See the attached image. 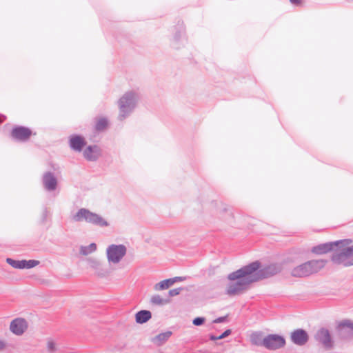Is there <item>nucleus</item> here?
Instances as JSON below:
<instances>
[{"instance_id":"1","label":"nucleus","mask_w":353,"mask_h":353,"mask_svg":"<svg viewBox=\"0 0 353 353\" xmlns=\"http://www.w3.org/2000/svg\"><path fill=\"white\" fill-rule=\"evenodd\" d=\"M282 270L281 263L262 265L259 261L251 262L228 275V280L235 282L228 284L225 293L230 296L241 294L252 283L272 277L281 273Z\"/></svg>"},{"instance_id":"2","label":"nucleus","mask_w":353,"mask_h":353,"mask_svg":"<svg viewBox=\"0 0 353 353\" xmlns=\"http://www.w3.org/2000/svg\"><path fill=\"white\" fill-rule=\"evenodd\" d=\"M139 100V94L134 91L125 92L118 100L119 114L117 119L120 121H124L134 111Z\"/></svg>"},{"instance_id":"3","label":"nucleus","mask_w":353,"mask_h":353,"mask_svg":"<svg viewBox=\"0 0 353 353\" xmlns=\"http://www.w3.org/2000/svg\"><path fill=\"white\" fill-rule=\"evenodd\" d=\"M75 221H85L87 223L100 227H107L109 223L99 214L92 212L86 208H81L73 216Z\"/></svg>"},{"instance_id":"4","label":"nucleus","mask_w":353,"mask_h":353,"mask_svg":"<svg viewBox=\"0 0 353 353\" xmlns=\"http://www.w3.org/2000/svg\"><path fill=\"white\" fill-rule=\"evenodd\" d=\"M347 242L335 246L331 256V261L336 265H342L343 267H349L351 255L347 251V245L352 243L351 239H346Z\"/></svg>"},{"instance_id":"5","label":"nucleus","mask_w":353,"mask_h":353,"mask_svg":"<svg viewBox=\"0 0 353 353\" xmlns=\"http://www.w3.org/2000/svg\"><path fill=\"white\" fill-rule=\"evenodd\" d=\"M126 247L123 244H112L106 250L108 260L110 263H118L126 254Z\"/></svg>"},{"instance_id":"6","label":"nucleus","mask_w":353,"mask_h":353,"mask_svg":"<svg viewBox=\"0 0 353 353\" xmlns=\"http://www.w3.org/2000/svg\"><path fill=\"white\" fill-rule=\"evenodd\" d=\"M265 347L269 350H276L285 345V339L283 336L270 334L265 336Z\"/></svg>"},{"instance_id":"7","label":"nucleus","mask_w":353,"mask_h":353,"mask_svg":"<svg viewBox=\"0 0 353 353\" xmlns=\"http://www.w3.org/2000/svg\"><path fill=\"white\" fill-rule=\"evenodd\" d=\"M347 242V240H339L335 241L321 243L312 248L311 252L315 254L321 255L334 250L335 246Z\"/></svg>"},{"instance_id":"8","label":"nucleus","mask_w":353,"mask_h":353,"mask_svg":"<svg viewBox=\"0 0 353 353\" xmlns=\"http://www.w3.org/2000/svg\"><path fill=\"white\" fill-rule=\"evenodd\" d=\"M32 134V130L25 126L17 125L12 128L11 137L17 141L25 142L29 139Z\"/></svg>"},{"instance_id":"9","label":"nucleus","mask_w":353,"mask_h":353,"mask_svg":"<svg viewBox=\"0 0 353 353\" xmlns=\"http://www.w3.org/2000/svg\"><path fill=\"white\" fill-rule=\"evenodd\" d=\"M315 340L321 343L326 349L333 347L334 343L329 330L322 327L319 329L314 335Z\"/></svg>"},{"instance_id":"10","label":"nucleus","mask_w":353,"mask_h":353,"mask_svg":"<svg viewBox=\"0 0 353 353\" xmlns=\"http://www.w3.org/2000/svg\"><path fill=\"white\" fill-rule=\"evenodd\" d=\"M6 262L12 268L16 269H30L39 264V261L30 260H14L11 258H7Z\"/></svg>"},{"instance_id":"11","label":"nucleus","mask_w":353,"mask_h":353,"mask_svg":"<svg viewBox=\"0 0 353 353\" xmlns=\"http://www.w3.org/2000/svg\"><path fill=\"white\" fill-rule=\"evenodd\" d=\"M290 340L294 344L303 346L307 343L309 335L305 330L298 328L291 332Z\"/></svg>"},{"instance_id":"12","label":"nucleus","mask_w":353,"mask_h":353,"mask_svg":"<svg viewBox=\"0 0 353 353\" xmlns=\"http://www.w3.org/2000/svg\"><path fill=\"white\" fill-rule=\"evenodd\" d=\"M28 328V323L23 318H16L13 319L10 325V331L17 336L22 335Z\"/></svg>"},{"instance_id":"13","label":"nucleus","mask_w":353,"mask_h":353,"mask_svg":"<svg viewBox=\"0 0 353 353\" xmlns=\"http://www.w3.org/2000/svg\"><path fill=\"white\" fill-rule=\"evenodd\" d=\"M86 144L85 138L81 135L73 134L69 137V145L75 152H81Z\"/></svg>"},{"instance_id":"14","label":"nucleus","mask_w":353,"mask_h":353,"mask_svg":"<svg viewBox=\"0 0 353 353\" xmlns=\"http://www.w3.org/2000/svg\"><path fill=\"white\" fill-rule=\"evenodd\" d=\"M84 158L88 161H97L101 155V150L97 145H90L83 152Z\"/></svg>"},{"instance_id":"15","label":"nucleus","mask_w":353,"mask_h":353,"mask_svg":"<svg viewBox=\"0 0 353 353\" xmlns=\"http://www.w3.org/2000/svg\"><path fill=\"white\" fill-rule=\"evenodd\" d=\"M185 39V26L183 21H179L175 26V33L174 34L172 47L179 49L181 48L179 43L180 41Z\"/></svg>"},{"instance_id":"16","label":"nucleus","mask_w":353,"mask_h":353,"mask_svg":"<svg viewBox=\"0 0 353 353\" xmlns=\"http://www.w3.org/2000/svg\"><path fill=\"white\" fill-rule=\"evenodd\" d=\"M43 187L48 191L55 190L57 187V179L52 172H46L42 178Z\"/></svg>"},{"instance_id":"17","label":"nucleus","mask_w":353,"mask_h":353,"mask_svg":"<svg viewBox=\"0 0 353 353\" xmlns=\"http://www.w3.org/2000/svg\"><path fill=\"white\" fill-rule=\"evenodd\" d=\"M308 265V270L310 275L316 274L321 270L324 268L327 263V260L325 259H313L306 261Z\"/></svg>"},{"instance_id":"18","label":"nucleus","mask_w":353,"mask_h":353,"mask_svg":"<svg viewBox=\"0 0 353 353\" xmlns=\"http://www.w3.org/2000/svg\"><path fill=\"white\" fill-rule=\"evenodd\" d=\"M290 274L295 278H305L311 276L306 262L294 267Z\"/></svg>"},{"instance_id":"19","label":"nucleus","mask_w":353,"mask_h":353,"mask_svg":"<svg viewBox=\"0 0 353 353\" xmlns=\"http://www.w3.org/2000/svg\"><path fill=\"white\" fill-rule=\"evenodd\" d=\"M90 266L97 271V273L100 276H105L108 274L109 270L107 268L104 267V264L99 261L94 259H90L88 260Z\"/></svg>"},{"instance_id":"20","label":"nucleus","mask_w":353,"mask_h":353,"mask_svg":"<svg viewBox=\"0 0 353 353\" xmlns=\"http://www.w3.org/2000/svg\"><path fill=\"white\" fill-rule=\"evenodd\" d=\"M152 318V313L147 310H141L135 314V321L138 324H143Z\"/></svg>"},{"instance_id":"21","label":"nucleus","mask_w":353,"mask_h":353,"mask_svg":"<svg viewBox=\"0 0 353 353\" xmlns=\"http://www.w3.org/2000/svg\"><path fill=\"white\" fill-rule=\"evenodd\" d=\"M172 332L171 331H166L161 332L152 339V342L158 346L162 345L166 342L169 338L172 336Z\"/></svg>"},{"instance_id":"22","label":"nucleus","mask_w":353,"mask_h":353,"mask_svg":"<svg viewBox=\"0 0 353 353\" xmlns=\"http://www.w3.org/2000/svg\"><path fill=\"white\" fill-rule=\"evenodd\" d=\"M250 341L252 344L264 347L265 346V337H263V334L261 332H255L251 334Z\"/></svg>"},{"instance_id":"23","label":"nucleus","mask_w":353,"mask_h":353,"mask_svg":"<svg viewBox=\"0 0 353 353\" xmlns=\"http://www.w3.org/2000/svg\"><path fill=\"white\" fill-rule=\"evenodd\" d=\"M347 329V334L350 337L353 336V323L350 320H344L339 325V330L341 334Z\"/></svg>"},{"instance_id":"24","label":"nucleus","mask_w":353,"mask_h":353,"mask_svg":"<svg viewBox=\"0 0 353 353\" xmlns=\"http://www.w3.org/2000/svg\"><path fill=\"white\" fill-rule=\"evenodd\" d=\"M170 302V299H163L159 294L153 295L150 299V303L153 305H163Z\"/></svg>"},{"instance_id":"25","label":"nucleus","mask_w":353,"mask_h":353,"mask_svg":"<svg viewBox=\"0 0 353 353\" xmlns=\"http://www.w3.org/2000/svg\"><path fill=\"white\" fill-rule=\"evenodd\" d=\"M172 285H173L172 280L171 279V278H170V279H164V280L160 281L159 283H157L155 285L154 288L156 290H163L169 288Z\"/></svg>"},{"instance_id":"26","label":"nucleus","mask_w":353,"mask_h":353,"mask_svg":"<svg viewBox=\"0 0 353 353\" xmlns=\"http://www.w3.org/2000/svg\"><path fill=\"white\" fill-rule=\"evenodd\" d=\"M108 125V121L106 118H100L95 123V129L97 131L104 130Z\"/></svg>"},{"instance_id":"27","label":"nucleus","mask_w":353,"mask_h":353,"mask_svg":"<svg viewBox=\"0 0 353 353\" xmlns=\"http://www.w3.org/2000/svg\"><path fill=\"white\" fill-rule=\"evenodd\" d=\"M97 250V245L94 243H90L88 246H81V254L83 255H88L94 252Z\"/></svg>"},{"instance_id":"28","label":"nucleus","mask_w":353,"mask_h":353,"mask_svg":"<svg viewBox=\"0 0 353 353\" xmlns=\"http://www.w3.org/2000/svg\"><path fill=\"white\" fill-rule=\"evenodd\" d=\"M183 290V288L181 287L170 290L167 298L170 299V297L179 295Z\"/></svg>"},{"instance_id":"29","label":"nucleus","mask_w":353,"mask_h":353,"mask_svg":"<svg viewBox=\"0 0 353 353\" xmlns=\"http://www.w3.org/2000/svg\"><path fill=\"white\" fill-rule=\"evenodd\" d=\"M205 321V318L203 316H198L193 319L192 323L195 326H201L202 325Z\"/></svg>"},{"instance_id":"30","label":"nucleus","mask_w":353,"mask_h":353,"mask_svg":"<svg viewBox=\"0 0 353 353\" xmlns=\"http://www.w3.org/2000/svg\"><path fill=\"white\" fill-rule=\"evenodd\" d=\"M228 320V315L223 316H219L213 321L214 323H221L225 322Z\"/></svg>"},{"instance_id":"31","label":"nucleus","mask_w":353,"mask_h":353,"mask_svg":"<svg viewBox=\"0 0 353 353\" xmlns=\"http://www.w3.org/2000/svg\"><path fill=\"white\" fill-rule=\"evenodd\" d=\"M47 347L51 352L55 350V343L53 341H48L47 343Z\"/></svg>"},{"instance_id":"32","label":"nucleus","mask_w":353,"mask_h":353,"mask_svg":"<svg viewBox=\"0 0 353 353\" xmlns=\"http://www.w3.org/2000/svg\"><path fill=\"white\" fill-rule=\"evenodd\" d=\"M232 333V330L230 329L225 330L221 334L219 335V339H224L229 335H230Z\"/></svg>"},{"instance_id":"33","label":"nucleus","mask_w":353,"mask_h":353,"mask_svg":"<svg viewBox=\"0 0 353 353\" xmlns=\"http://www.w3.org/2000/svg\"><path fill=\"white\" fill-rule=\"evenodd\" d=\"M171 279L172 280V283L174 284V283L178 282V281H185V277H183V276H175V277L171 278Z\"/></svg>"},{"instance_id":"34","label":"nucleus","mask_w":353,"mask_h":353,"mask_svg":"<svg viewBox=\"0 0 353 353\" xmlns=\"http://www.w3.org/2000/svg\"><path fill=\"white\" fill-rule=\"evenodd\" d=\"M48 212L47 208H44V209L43 210V213H42V217H41L43 222L46 221L47 216H48Z\"/></svg>"},{"instance_id":"35","label":"nucleus","mask_w":353,"mask_h":353,"mask_svg":"<svg viewBox=\"0 0 353 353\" xmlns=\"http://www.w3.org/2000/svg\"><path fill=\"white\" fill-rule=\"evenodd\" d=\"M290 2L296 6L301 5V0H290Z\"/></svg>"},{"instance_id":"36","label":"nucleus","mask_w":353,"mask_h":353,"mask_svg":"<svg viewBox=\"0 0 353 353\" xmlns=\"http://www.w3.org/2000/svg\"><path fill=\"white\" fill-rule=\"evenodd\" d=\"M209 339H210V340H211V341L220 340V339H219V336H215V335H214V334H210V335H209Z\"/></svg>"},{"instance_id":"37","label":"nucleus","mask_w":353,"mask_h":353,"mask_svg":"<svg viewBox=\"0 0 353 353\" xmlns=\"http://www.w3.org/2000/svg\"><path fill=\"white\" fill-rule=\"evenodd\" d=\"M6 347V343L3 341L0 340V351Z\"/></svg>"},{"instance_id":"38","label":"nucleus","mask_w":353,"mask_h":353,"mask_svg":"<svg viewBox=\"0 0 353 353\" xmlns=\"http://www.w3.org/2000/svg\"><path fill=\"white\" fill-rule=\"evenodd\" d=\"M347 251L350 252L351 256L353 255V245L348 246L347 245Z\"/></svg>"},{"instance_id":"39","label":"nucleus","mask_w":353,"mask_h":353,"mask_svg":"<svg viewBox=\"0 0 353 353\" xmlns=\"http://www.w3.org/2000/svg\"><path fill=\"white\" fill-rule=\"evenodd\" d=\"M6 119V117L0 114V124H1L4 120Z\"/></svg>"},{"instance_id":"40","label":"nucleus","mask_w":353,"mask_h":353,"mask_svg":"<svg viewBox=\"0 0 353 353\" xmlns=\"http://www.w3.org/2000/svg\"><path fill=\"white\" fill-rule=\"evenodd\" d=\"M349 267L353 265V258L350 259Z\"/></svg>"}]
</instances>
